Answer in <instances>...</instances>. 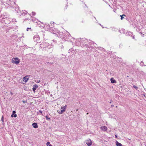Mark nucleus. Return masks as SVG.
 Returning a JSON list of instances; mask_svg holds the SVG:
<instances>
[{"mask_svg":"<svg viewBox=\"0 0 146 146\" xmlns=\"http://www.w3.org/2000/svg\"><path fill=\"white\" fill-rule=\"evenodd\" d=\"M63 48V46L62 45V47H61V48Z\"/></svg>","mask_w":146,"mask_h":146,"instance_id":"obj_38","label":"nucleus"},{"mask_svg":"<svg viewBox=\"0 0 146 146\" xmlns=\"http://www.w3.org/2000/svg\"><path fill=\"white\" fill-rule=\"evenodd\" d=\"M133 87L135 88V89L136 90H137L138 88L136 86H135V85H134L133 86Z\"/></svg>","mask_w":146,"mask_h":146,"instance_id":"obj_21","label":"nucleus"},{"mask_svg":"<svg viewBox=\"0 0 146 146\" xmlns=\"http://www.w3.org/2000/svg\"><path fill=\"white\" fill-rule=\"evenodd\" d=\"M111 107H113L114 106V105H111Z\"/></svg>","mask_w":146,"mask_h":146,"instance_id":"obj_33","label":"nucleus"},{"mask_svg":"<svg viewBox=\"0 0 146 146\" xmlns=\"http://www.w3.org/2000/svg\"><path fill=\"white\" fill-rule=\"evenodd\" d=\"M126 34L129 36H132L133 35V34L132 32H131L130 31H127L126 33Z\"/></svg>","mask_w":146,"mask_h":146,"instance_id":"obj_7","label":"nucleus"},{"mask_svg":"<svg viewBox=\"0 0 146 146\" xmlns=\"http://www.w3.org/2000/svg\"><path fill=\"white\" fill-rule=\"evenodd\" d=\"M1 120L2 121V122L3 123L4 122V117L3 116H2Z\"/></svg>","mask_w":146,"mask_h":146,"instance_id":"obj_19","label":"nucleus"},{"mask_svg":"<svg viewBox=\"0 0 146 146\" xmlns=\"http://www.w3.org/2000/svg\"><path fill=\"white\" fill-rule=\"evenodd\" d=\"M32 14L33 15H35L36 14V13L35 12H33Z\"/></svg>","mask_w":146,"mask_h":146,"instance_id":"obj_24","label":"nucleus"},{"mask_svg":"<svg viewBox=\"0 0 146 146\" xmlns=\"http://www.w3.org/2000/svg\"><path fill=\"white\" fill-rule=\"evenodd\" d=\"M32 21L34 22L37 23L38 22V20H37L36 18L34 17L32 18Z\"/></svg>","mask_w":146,"mask_h":146,"instance_id":"obj_12","label":"nucleus"},{"mask_svg":"<svg viewBox=\"0 0 146 146\" xmlns=\"http://www.w3.org/2000/svg\"><path fill=\"white\" fill-rule=\"evenodd\" d=\"M116 145L117 146H122V144L118 142L117 141H116L115 142Z\"/></svg>","mask_w":146,"mask_h":146,"instance_id":"obj_11","label":"nucleus"},{"mask_svg":"<svg viewBox=\"0 0 146 146\" xmlns=\"http://www.w3.org/2000/svg\"><path fill=\"white\" fill-rule=\"evenodd\" d=\"M38 87V86L37 84H35L33 86V91H35L37 88Z\"/></svg>","mask_w":146,"mask_h":146,"instance_id":"obj_10","label":"nucleus"},{"mask_svg":"<svg viewBox=\"0 0 146 146\" xmlns=\"http://www.w3.org/2000/svg\"><path fill=\"white\" fill-rule=\"evenodd\" d=\"M53 41V42H55L56 41L54 40Z\"/></svg>","mask_w":146,"mask_h":146,"instance_id":"obj_39","label":"nucleus"},{"mask_svg":"<svg viewBox=\"0 0 146 146\" xmlns=\"http://www.w3.org/2000/svg\"><path fill=\"white\" fill-rule=\"evenodd\" d=\"M17 116V115L16 114H14V115H13V117H16Z\"/></svg>","mask_w":146,"mask_h":146,"instance_id":"obj_25","label":"nucleus"},{"mask_svg":"<svg viewBox=\"0 0 146 146\" xmlns=\"http://www.w3.org/2000/svg\"><path fill=\"white\" fill-rule=\"evenodd\" d=\"M45 117L46 118V119H47V120L50 119V118L49 117H48L47 116H45Z\"/></svg>","mask_w":146,"mask_h":146,"instance_id":"obj_22","label":"nucleus"},{"mask_svg":"<svg viewBox=\"0 0 146 146\" xmlns=\"http://www.w3.org/2000/svg\"><path fill=\"white\" fill-rule=\"evenodd\" d=\"M143 62H141L140 63V65L142 66H143Z\"/></svg>","mask_w":146,"mask_h":146,"instance_id":"obj_23","label":"nucleus"},{"mask_svg":"<svg viewBox=\"0 0 146 146\" xmlns=\"http://www.w3.org/2000/svg\"><path fill=\"white\" fill-rule=\"evenodd\" d=\"M67 7V5H66L65 7V8L66 9Z\"/></svg>","mask_w":146,"mask_h":146,"instance_id":"obj_32","label":"nucleus"},{"mask_svg":"<svg viewBox=\"0 0 146 146\" xmlns=\"http://www.w3.org/2000/svg\"><path fill=\"white\" fill-rule=\"evenodd\" d=\"M66 105H65V106L63 107H61V110H59L58 111V113H59V114H62L65 111L66 109Z\"/></svg>","mask_w":146,"mask_h":146,"instance_id":"obj_3","label":"nucleus"},{"mask_svg":"<svg viewBox=\"0 0 146 146\" xmlns=\"http://www.w3.org/2000/svg\"><path fill=\"white\" fill-rule=\"evenodd\" d=\"M40 82V80H38V83Z\"/></svg>","mask_w":146,"mask_h":146,"instance_id":"obj_40","label":"nucleus"},{"mask_svg":"<svg viewBox=\"0 0 146 146\" xmlns=\"http://www.w3.org/2000/svg\"><path fill=\"white\" fill-rule=\"evenodd\" d=\"M71 51H72L71 50H70V49L69 50V53H70V52H71Z\"/></svg>","mask_w":146,"mask_h":146,"instance_id":"obj_34","label":"nucleus"},{"mask_svg":"<svg viewBox=\"0 0 146 146\" xmlns=\"http://www.w3.org/2000/svg\"><path fill=\"white\" fill-rule=\"evenodd\" d=\"M12 21L13 22H17V21H16V19H13Z\"/></svg>","mask_w":146,"mask_h":146,"instance_id":"obj_18","label":"nucleus"},{"mask_svg":"<svg viewBox=\"0 0 146 146\" xmlns=\"http://www.w3.org/2000/svg\"><path fill=\"white\" fill-rule=\"evenodd\" d=\"M144 35L142 34V35H141V36H142L143 37Z\"/></svg>","mask_w":146,"mask_h":146,"instance_id":"obj_37","label":"nucleus"},{"mask_svg":"<svg viewBox=\"0 0 146 146\" xmlns=\"http://www.w3.org/2000/svg\"><path fill=\"white\" fill-rule=\"evenodd\" d=\"M86 143L88 146H90L92 144V142L91 140L90 139L87 140L86 141Z\"/></svg>","mask_w":146,"mask_h":146,"instance_id":"obj_5","label":"nucleus"},{"mask_svg":"<svg viewBox=\"0 0 146 146\" xmlns=\"http://www.w3.org/2000/svg\"><path fill=\"white\" fill-rule=\"evenodd\" d=\"M50 143L49 141H48L46 143V145L48 146L49 145V146H52V145L51 144H50Z\"/></svg>","mask_w":146,"mask_h":146,"instance_id":"obj_17","label":"nucleus"},{"mask_svg":"<svg viewBox=\"0 0 146 146\" xmlns=\"http://www.w3.org/2000/svg\"><path fill=\"white\" fill-rule=\"evenodd\" d=\"M53 64V63H50V64Z\"/></svg>","mask_w":146,"mask_h":146,"instance_id":"obj_43","label":"nucleus"},{"mask_svg":"<svg viewBox=\"0 0 146 146\" xmlns=\"http://www.w3.org/2000/svg\"><path fill=\"white\" fill-rule=\"evenodd\" d=\"M27 12L25 11H23V13H22V15H25L27 14Z\"/></svg>","mask_w":146,"mask_h":146,"instance_id":"obj_15","label":"nucleus"},{"mask_svg":"<svg viewBox=\"0 0 146 146\" xmlns=\"http://www.w3.org/2000/svg\"><path fill=\"white\" fill-rule=\"evenodd\" d=\"M87 41V40L85 39L84 40H82V42H83V43L86 42Z\"/></svg>","mask_w":146,"mask_h":146,"instance_id":"obj_20","label":"nucleus"},{"mask_svg":"<svg viewBox=\"0 0 146 146\" xmlns=\"http://www.w3.org/2000/svg\"><path fill=\"white\" fill-rule=\"evenodd\" d=\"M132 38L133 39H135V36H132Z\"/></svg>","mask_w":146,"mask_h":146,"instance_id":"obj_30","label":"nucleus"},{"mask_svg":"<svg viewBox=\"0 0 146 146\" xmlns=\"http://www.w3.org/2000/svg\"><path fill=\"white\" fill-rule=\"evenodd\" d=\"M145 146H146V144L145 145Z\"/></svg>","mask_w":146,"mask_h":146,"instance_id":"obj_44","label":"nucleus"},{"mask_svg":"<svg viewBox=\"0 0 146 146\" xmlns=\"http://www.w3.org/2000/svg\"><path fill=\"white\" fill-rule=\"evenodd\" d=\"M31 29V28H27V31H28V30H29V29Z\"/></svg>","mask_w":146,"mask_h":146,"instance_id":"obj_26","label":"nucleus"},{"mask_svg":"<svg viewBox=\"0 0 146 146\" xmlns=\"http://www.w3.org/2000/svg\"><path fill=\"white\" fill-rule=\"evenodd\" d=\"M33 39L34 40L35 42H37V41L39 40V36L38 35H35L33 37Z\"/></svg>","mask_w":146,"mask_h":146,"instance_id":"obj_4","label":"nucleus"},{"mask_svg":"<svg viewBox=\"0 0 146 146\" xmlns=\"http://www.w3.org/2000/svg\"><path fill=\"white\" fill-rule=\"evenodd\" d=\"M20 62V60L17 58H13L11 61L13 64H18Z\"/></svg>","mask_w":146,"mask_h":146,"instance_id":"obj_2","label":"nucleus"},{"mask_svg":"<svg viewBox=\"0 0 146 146\" xmlns=\"http://www.w3.org/2000/svg\"><path fill=\"white\" fill-rule=\"evenodd\" d=\"M23 102L24 103H27V101H23Z\"/></svg>","mask_w":146,"mask_h":146,"instance_id":"obj_27","label":"nucleus"},{"mask_svg":"<svg viewBox=\"0 0 146 146\" xmlns=\"http://www.w3.org/2000/svg\"><path fill=\"white\" fill-rule=\"evenodd\" d=\"M115 138H117V135H115Z\"/></svg>","mask_w":146,"mask_h":146,"instance_id":"obj_36","label":"nucleus"},{"mask_svg":"<svg viewBox=\"0 0 146 146\" xmlns=\"http://www.w3.org/2000/svg\"><path fill=\"white\" fill-rule=\"evenodd\" d=\"M89 42H92V41L91 40H89Z\"/></svg>","mask_w":146,"mask_h":146,"instance_id":"obj_35","label":"nucleus"},{"mask_svg":"<svg viewBox=\"0 0 146 146\" xmlns=\"http://www.w3.org/2000/svg\"><path fill=\"white\" fill-rule=\"evenodd\" d=\"M53 46L52 44L47 46L46 50L49 53H51L52 51Z\"/></svg>","mask_w":146,"mask_h":146,"instance_id":"obj_1","label":"nucleus"},{"mask_svg":"<svg viewBox=\"0 0 146 146\" xmlns=\"http://www.w3.org/2000/svg\"><path fill=\"white\" fill-rule=\"evenodd\" d=\"M28 78H29L28 77V76H25L23 78V80L25 82H26L28 80Z\"/></svg>","mask_w":146,"mask_h":146,"instance_id":"obj_13","label":"nucleus"},{"mask_svg":"<svg viewBox=\"0 0 146 146\" xmlns=\"http://www.w3.org/2000/svg\"><path fill=\"white\" fill-rule=\"evenodd\" d=\"M111 82L113 84H116L117 83L116 81L113 78H111L110 79Z\"/></svg>","mask_w":146,"mask_h":146,"instance_id":"obj_6","label":"nucleus"},{"mask_svg":"<svg viewBox=\"0 0 146 146\" xmlns=\"http://www.w3.org/2000/svg\"><path fill=\"white\" fill-rule=\"evenodd\" d=\"M32 125L34 128H36L38 127V125L37 123H32Z\"/></svg>","mask_w":146,"mask_h":146,"instance_id":"obj_8","label":"nucleus"},{"mask_svg":"<svg viewBox=\"0 0 146 146\" xmlns=\"http://www.w3.org/2000/svg\"><path fill=\"white\" fill-rule=\"evenodd\" d=\"M88 114V113H87V114Z\"/></svg>","mask_w":146,"mask_h":146,"instance_id":"obj_42","label":"nucleus"},{"mask_svg":"<svg viewBox=\"0 0 146 146\" xmlns=\"http://www.w3.org/2000/svg\"><path fill=\"white\" fill-rule=\"evenodd\" d=\"M98 49H99L100 50H102L103 51H105L104 49L102 47H98Z\"/></svg>","mask_w":146,"mask_h":146,"instance_id":"obj_14","label":"nucleus"},{"mask_svg":"<svg viewBox=\"0 0 146 146\" xmlns=\"http://www.w3.org/2000/svg\"><path fill=\"white\" fill-rule=\"evenodd\" d=\"M50 96L51 97H52V94H51V95H50Z\"/></svg>","mask_w":146,"mask_h":146,"instance_id":"obj_41","label":"nucleus"},{"mask_svg":"<svg viewBox=\"0 0 146 146\" xmlns=\"http://www.w3.org/2000/svg\"><path fill=\"white\" fill-rule=\"evenodd\" d=\"M101 129L104 131H106L107 129V127L105 126H103L101 127Z\"/></svg>","mask_w":146,"mask_h":146,"instance_id":"obj_9","label":"nucleus"},{"mask_svg":"<svg viewBox=\"0 0 146 146\" xmlns=\"http://www.w3.org/2000/svg\"><path fill=\"white\" fill-rule=\"evenodd\" d=\"M39 112L41 113H42V111H41L40 110L39 111Z\"/></svg>","mask_w":146,"mask_h":146,"instance_id":"obj_31","label":"nucleus"},{"mask_svg":"<svg viewBox=\"0 0 146 146\" xmlns=\"http://www.w3.org/2000/svg\"><path fill=\"white\" fill-rule=\"evenodd\" d=\"M123 16H125V15L123 14L122 15H120V17H121V19L122 20L123 19L124 17H123Z\"/></svg>","mask_w":146,"mask_h":146,"instance_id":"obj_16","label":"nucleus"},{"mask_svg":"<svg viewBox=\"0 0 146 146\" xmlns=\"http://www.w3.org/2000/svg\"><path fill=\"white\" fill-rule=\"evenodd\" d=\"M14 115V114H13V113L11 115V117H13Z\"/></svg>","mask_w":146,"mask_h":146,"instance_id":"obj_29","label":"nucleus"},{"mask_svg":"<svg viewBox=\"0 0 146 146\" xmlns=\"http://www.w3.org/2000/svg\"><path fill=\"white\" fill-rule=\"evenodd\" d=\"M16 113V111H13V114H15Z\"/></svg>","mask_w":146,"mask_h":146,"instance_id":"obj_28","label":"nucleus"}]
</instances>
